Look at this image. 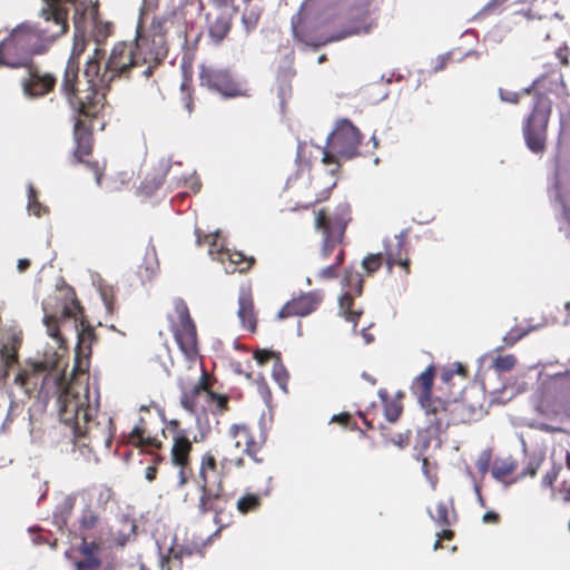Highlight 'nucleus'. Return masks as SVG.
Listing matches in <instances>:
<instances>
[{"label":"nucleus","instance_id":"f257e3e1","mask_svg":"<svg viewBox=\"0 0 570 570\" xmlns=\"http://www.w3.org/2000/svg\"><path fill=\"white\" fill-rule=\"evenodd\" d=\"M267 439L268 433L263 426L256 435L248 424L234 423L228 428L223 442L215 449V453L207 451L202 455L196 479L198 499L191 503L198 517L212 513L219 529L224 527L222 515L229 502L224 478L229 474L232 468L245 466L244 454L255 463H263L264 458L259 456V452Z\"/></svg>","mask_w":570,"mask_h":570},{"label":"nucleus","instance_id":"f03ea898","mask_svg":"<svg viewBox=\"0 0 570 570\" xmlns=\"http://www.w3.org/2000/svg\"><path fill=\"white\" fill-rule=\"evenodd\" d=\"M73 27V46L60 85V92L72 110L75 119L70 164L73 166L83 165L94 174L97 185L100 186L105 166H101L98 160L91 159L95 145L94 126L81 118L86 100L81 97L83 89L79 88V58L85 52L88 43V20L85 11L76 10Z\"/></svg>","mask_w":570,"mask_h":570},{"label":"nucleus","instance_id":"7ed1b4c3","mask_svg":"<svg viewBox=\"0 0 570 570\" xmlns=\"http://www.w3.org/2000/svg\"><path fill=\"white\" fill-rule=\"evenodd\" d=\"M59 419L71 428L75 441L90 449L112 444L115 428L107 414L98 416L99 399L91 400L88 383L72 381L57 399Z\"/></svg>","mask_w":570,"mask_h":570},{"label":"nucleus","instance_id":"20e7f679","mask_svg":"<svg viewBox=\"0 0 570 570\" xmlns=\"http://www.w3.org/2000/svg\"><path fill=\"white\" fill-rule=\"evenodd\" d=\"M136 52L131 41H118L112 46L102 68L101 62L106 52L101 48L94 50L83 72L87 87L81 95L86 100L82 119L91 124V120L96 119L106 106L110 83L117 78H129L134 68L142 66Z\"/></svg>","mask_w":570,"mask_h":570},{"label":"nucleus","instance_id":"39448f33","mask_svg":"<svg viewBox=\"0 0 570 570\" xmlns=\"http://www.w3.org/2000/svg\"><path fill=\"white\" fill-rule=\"evenodd\" d=\"M352 222V208L347 203L338 204L333 210L315 212L314 227L321 234V244L316 258L327 261L334 254V261L321 268L316 277L321 281L335 279L345 261L344 239L348 224Z\"/></svg>","mask_w":570,"mask_h":570},{"label":"nucleus","instance_id":"423d86ee","mask_svg":"<svg viewBox=\"0 0 570 570\" xmlns=\"http://www.w3.org/2000/svg\"><path fill=\"white\" fill-rule=\"evenodd\" d=\"M65 32L51 24L46 27L21 23L0 42V59L2 66L11 68L24 67L32 56L45 53L50 45Z\"/></svg>","mask_w":570,"mask_h":570},{"label":"nucleus","instance_id":"0eeeda50","mask_svg":"<svg viewBox=\"0 0 570 570\" xmlns=\"http://www.w3.org/2000/svg\"><path fill=\"white\" fill-rule=\"evenodd\" d=\"M145 14L139 18L136 37L131 41L137 50L142 66V76L149 78L168 53L166 35L173 26L174 18L170 16H155L148 27H145Z\"/></svg>","mask_w":570,"mask_h":570},{"label":"nucleus","instance_id":"6e6552de","mask_svg":"<svg viewBox=\"0 0 570 570\" xmlns=\"http://www.w3.org/2000/svg\"><path fill=\"white\" fill-rule=\"evenodd\" d=\"M60 357L57 352L45 353L40 360H29L24 367L17 374L14 383L31 395L35 391L48 396L57 392L58 397L73 381L66 384L65 375L59 367Z\"/></svg>","mask_w":570,"mask_h":570},{"label":"nucleus","instance_id":"1a4fd4ad","mask_svg":"<svg viewBox=\"0 0 570 570\" xmlns=\"http://www.w3.org/2000/svg\"><path fill=\"white\" fill-rule=\"evenodd\" d=\"M419 403L424 411L428 431L434 434L444 432L450 425H459L473 420V409L452 392L446 399L433 395Z\"/></svg>","mask_w":570,"mask_h":570},{"label":"nucleus","instance_id":"9d476101","mask_svg":"<svg viewBox=\"0 0 570 570\" xmlns=\"http://www.w3.org/2000/svg\"><path fill=\"white\" fill-rule=\"evenodd\" d=\"M361 140L360 130L350 120L337 121L335 129L327 138L328 150H323V164L338 166L337 156L346 159L357 156Z\"/></svg>","mask_w":570,"mask_h":570},{"label":"nucleus","instance_id":"9b49d317","mask_svg":"<svg viewBox=\"0 0 570 570\" xmlns=\"http://www.w3.org/2000/svg\"><path fill=\"white\" fill-rule=\"evenodd\" d=\"M551 107V100L546 95H537L533 108L524 120L522 128L524 140L528 148L533 153H542L546 149Z\"/></svg>","mask_w":570,"mask_h":570},{"label":"nucleus","instance_id":"f8f14e48","mask_svg":"<svg viewBox=\"0 0 570 570\" xmlns=\"http://www.w3.org/2000/svg\"><path fill=\"white\" fill-rule=\"evenodd\" d=\"M176 318L169 317L170 330L181 353L189 360L195 361L198 356L197 328L193 321L188 306L183 298L174 301Z\"/></svg>","mask_w":570,"mask_h":570},{"label":"nucleus","instance_id":"ddd939ff","mask_svg":"<svg viewBox=\"0 0 570 570\" xmlns=\"http://www.w3.org/2000/svg\"><path fill=\"white\" fill-rule=\"evenodd\" d=\"M199 83L210 90L217 91L224 97L233 98L245 95L242 85L236 81L227 69H219L209 66H200Z\"/></svg>","mask_w":570,"mask_h":570},{"label":"nucleus","instance_id":"4468645a","mask_svg":"<svg viewBox=\"0 0 570 570\" xmlns=\"http://www.w3.org/2000/svg\"><path fill=\"white\" fill-rule=\"evenodd\" d=\"M343 281L347 291L340 297V311L346 321L356 325L363 312L353 308L354 298L362 294L364 281L358 272L351 268L345 271Z\"/></svg>","mask_w":570,"mask_h":570},{"label":"nucleus","instance_id":"2eb2a0df","mask_svg":"<svg viewBox=\"0 0 570 570\" xmlns=\"http://www.w3.org/2000/svg\"><path fill=\"white\" fill-rule=\"evenodd\" d=\"M170 429L173 430V446H171V461L175 465L180 466V484L186 483V476L184 474V469L190 464V453L193 451V441H196L194 438L190 439V433L180 428L178 421L174 420L170 422Z\"/></svg>","mask_w":570,"mask_h":570},{"label":"nucleus","instance_id":"dca6fc26","mask_svg":"<svg viewBox=\"0 0 570 570\" xmlns=\"http://www.w3.org/2000/svg\"><path fill=\"white\" fill-rule=\"evenodd\" d=\"M43 323L47 327V333L49 336L55 338L59 346H62L63 338L60 333V325L69 320H73L75 323L82 317V307L77 299H72L71 302L65 301L61 304V308L58 313L49 314L47 313L46 307Z\"/></svg>","mask_w":570,"mask_h":570},{"label":"nucleus","instance_id":"f3484780","mask_svg":"<svg viewBox=\"0 0 570 570\" xmlns=\"http://www.w3.org/2000/svg\"><path fill=\"white\" fill-rule=\"evenodd\" d=\"M178 387L180 390V405L189 413H195L198 405L199 396L203 392L212 387V382L208 373L203 370L200 377L196 382H190L186 379H178Z\"/></svg>","mask_w":570,"mask_h":570},{"label":"nucleus","instance_id":"a211bd4d","mask_svg":"<svg viewBox=\"0 0 570 570\" xmlns=\"http://www.w3.org/2000/svg\"><path fill=\"white\" fill-rule=\"evenodd\" d=\"M324 294L322 291H311L294 297L287 302L278 312V318H287L292 316H306L315 312L323 302Z\"/></svg>","mask_w":570,"mask_h":570},{"label":"nucleus","instance_id":"6ab92c4d","mask_svg":"<svg viewBox=\"0 0 570 570\" xmlns=\"http://www.w3.org/2000/svg\"><path fill=\"white\" fill-rule=\"evenodd\" d=\"M57 79L52 73L40 72L37 68H30L28 77L21 81L23 94L30 98H39L53 91Z\"/></svg>","mask_w":570,"mask_h":570},{"label":"nucleus","instance_id":"aec40b11","mask_svg":"<svg viewBox=\"0 0 570 570\" xmlns=\"http://www.w3.org/2000/svg\"><path fill=\"white\" fill-rule=\"evenodd\" d=\"M395 245H389L385 249V263L389 273L392 272L394 266H399L403 271L404 283L411 274V259L406 248V236L401 234L395 237Z\"/></svg>","mask_w":570,"mask_h":570},{"label":"nucleus","instance_id":"412c9836","mask_svg":"<svg viewBox=\"0 0 570 570\" xmlns=\"http://www.w3.org/2000/svg\"><path fill=\"white\" fill-rule=\"evenodd\" d=\"M218 259L224 265L226 273H247L256 263L254 256H247L238 250L225 249L218 253Z\"/></svg>","mask_w":570,"mask_h":570},{"label":"nucleus","instance_id":"4be33fe9","mask_svg":"<svg viewBox=\"0 0 570 570\" xmlns=\"http://www.w3.org/2000/svg\"><path fill=\"white\" fill-rule=\"evenodd\" d=\"M80 325L81 330L78 333L75 371L86 372L88 365L87 357L90 354V345L95 338V331L90 325H85L82 320L80 321Z\"/></svg>","mask_w":570,"mask_h":570},{"label":"nucleus","instance_id":"5701e85b","mask_svg":"<svg viewBox=\"0 0 570 570\" xmlns=\"http://www.w3.org/2000/svg\"><path fill=\"white\" fill-rule=\"evenodd\" d=\"M78 551L83 559L76 561V570H98L101 567L99 558L100 547L97 542H89L86 538H82Z\"/></svg>","mask_w":570,"mask_h":570},{"label":"nucleus","instance_id":"b1692460","mask_svg":"<svg viewBox=\"0 0 570 570\" xmlns=\"http://www.w3.org/2000/svg\"><path fill=\"white\" fill-rule=\"evenodd\" d=\"M127 442L137 448L160 449L161 441L157 436L151 435L147 428L146 421L140 417L139 422L134 426L128 434Z\"/></svg>","mask_w":570,"mask_h":570},{"label":"nucleus","instance_id":"393cba45","mask_svg":"<svg viewBox=\"0 0 570 570\" xmlns=\"http://www.w3.org/2000/svg\"><path fill=\"white\" fill-rule=\"evenodd\" d=\"M291 22L292 32L295 40L308 46H317V36L306 17L298 12L292 17Z\"/></svg>","mask_w":570,"mask_h":570},{"label":"nucleus","instance_id":"a878e982","mask_svg":"<svg viewBox=\"0 0 570 570\" xmlns=\"http://www.w3.org/2000/svg\"><path fill=\"white\" fill-rule=\"evenodd\" d=\"M237 315L243 326L255 332L257 326L256 312L254 306L253 295L249 291H242L238 297V311Z\"/></svg>","mask_w":570,"mask_h":570},{"label":"nucleus","instance_id":"bb28decb","mask_svg":"<svg viewBox=\"0 0 570 570\" xmlns=\"http://www.w3.org/2000/svg\"><path fill=\"white\" fill-rule=\"evenodd\" d=\"M435 377V366L429 365L412 383V392L416 395L417 401L421 402L430 396H433L432 389Z\"/></svg>","mask_w":570,"mask_h":570},{"label":"nucleus","instance_id":"cd10ccee","mask_svg":"<svg viewBox=\"0 0 570 570\" xmlns=\"http://www.w3.org/2000/svg\"><path fill=\"white\" fill-rule=\"evenodd\" d=\"M61 1L62 0H43L47 7L41 10V16L46 24H51L56 28L63 26L65 32H67V11L59 6Z\"/></svg>","mask_w":570,"mask_h":570},{"label":"nucleus","instance_id":"c85d7f7f","mask_svg":"<svg viewBox=\"0 0 570 570\" xmlns=\"http://www.w3.org/2000/svg\"><path fill=\"white\" fill-rule=\"evenodd\" d=\"M429 513L432 520L442 528H450L458 521V513L452 498L446 502L440 501L436 504L435 514H432L431 511Z\"/></svg>","mask_w":570,"mask_h":570},{"label":"nucleus","instance_id":"c756f323","mask_svg":"<svg viewBox=\"0 0 570 570\" xmlns=\"http://www.w3.org/2000/svg\"><path fill=\"white\" fill-rule=\"evenodd\" d=\"M232 29V18L226 14L218 16L209 26V38L215 46H219Z\"/></svg>","mask_w":570,"mask_h":570},{"label":"nucleus","instance_id":"7c9ffc66","mask_svg":"<svg viewBox=\"0 0 570 570\" xmlns=\"http://www.w3.org/2000/svg\"><path fill=\"white\" fill-rule=\"evenodd\" d=\"M379 396L383 403L384 416L389 422H396L402 414L403 405L400 397H390L386 390H380Z\"/></svg>","mask_w":570,"mask_h":570},{"label":"nucleus","instance_id":"2f4dec72","mask_svg":"<svg viewBox=\"0 0 570 570\" xmlns=\"http://www.w3.org/2000/svg\"><path fill=\"white\" fill-rule=\"evenodd\" d=\"M20 347V342L12 337L9 342L4 343L0 350V358L3 366L2 377L6 379L8 376V370L18 363V350Z\"/></svg>","mask_w":570,"mask_h":570},{"label":"nucleus","instance_id":"473e14b6","mask_svg":"<svg viewBox=\"0 0 570 570\" xmlns=\"http://www.w3.org/2000/svg\"><path fill=\"white\" fill-rule=\"evenodd\" d=\"M518 468V463L512 458L495 459L492 463L491 474L494 479L503 481L512 474Z\"/></svg>","mask_w":570,"mask_h":570},{"label":"nucleus","instance_id":"72a5a7b5","mask_svg":"<svg viewBox=\"0 0 570 570\" xmlns=\"http://www.w3.org/2000/svg\"><path fill=\"white\" fill-rule=\"evenodd\" d=\"M261 16V8L250 6V3H245V8L242 14V22L247 33L257 27Z\"/></svg>","mask_w":570,"mask_h":570},{"label":"nucleus","instance_id":"f704fd0d","mask_svg":"<svg viewBox=\"0 0 570 570\" xmlns=\"http://www.w3.org/2000/svg\"><path fill=\"white\" fill-rule=\"evenodd\" d=\"M262 505V500L258 494L245 493L242 495L236 503V508L239 513L247 514L258 510Z\"/></svg>","mask_w":570,"mask_h":570},{"label":"nucleus","instance_id":"c9c22d12","mask_svg":"<svg viewBox=\"0 0 570 570\" xmlns=\"http://www.w3.org/2000/svg\"><path fill=\"white\" fill-rule=\"evenodd\" d=\"M27 207H28L29 214H31L38 218L43 216L45 214L49 213L48 208L39 202L38 191L31 184L28 186V206Z\"/></svg>","mask_w":570,"mask_h":570},{"label":"nucleus","instance_id":"e433bc0d","mask_svg":"<svg viewBox=\"0 0 570 570\" xmlns=\"http://www.w3.org/2000/svg\"><path fill=\"white\" fill-rule=\"evenodd\" d=\"M453 366H454L453 368H443L442 370V372H441V382L444 385V387L440 386V390L444 389V390L451 392L450 390H451V386H452V379H453L454 374H459L463 379H466L468 371H466V367L463 364L455 363Z\"/></svg>","mask_w":570,"mask_h":570},{"label":"nucleus","instance_id":"4c0bfd02","mask_svg":"<svg viewBox=\"0 0 570 570\" xmlns=\"http://www.w3.org/2000/svg\"><path fill=\"white\" fill-rule=\"evenodd\" d=\"M384 259L385 254H368L363 258L362 266L365 269L366 274L370 276L381 268Z\"/></svg>","mask_w":570,"mask_h":570},{"label":"nucleus","instance_id":"58836bf2","mask_svg":"<svg viewBox=\"0 0 570 570\" xmlns=\"http://www.w3.org/2000/svg\"><path fill=\"white\" fill-rule=\"evenodd\" d=\"M94 37L97 43L105 41L112 32V24L110 22L99 21L96 17L92 21Z\"/></svg>","mask_w":570,"mask_h":570},{"label":"nucleus","instance_id":"ea45409f","mask_svg":"<svg viewBox=\"0 0 570 570\" xmlns=\"http://www.w3.org/2000/svg\"><path fill=\"white\" fill-rule=\"evenodd\" d=\"M98 521L99 517L97 515V513L94 512L90 507H87L81 512L79 524L80 528L83 530H91L97 527Z\"/></svg>","mask_w":570,"mask_h":570},{"label":"nucleus","instance_id":"a19ab883","mask_svg":"<svg viewBox=\"0 0 570 570\" xmlns=\"http://www.w3.org/2000/svg\"><path fill=\"white\" fill-rule=\"evenodd\" d=\"M517 364V358L512 354L499 355L493 361V367L498 372H509Z\"/></svg>","mask_w":570,"mask_h":570},{"label":"nucleus","instance_id":"79ce46f5","mask_svg":"<svg viewBox=\"0 0 570 570\" xmlns=\"http://www.w3.org/2000/svg\"><path fill=\"white\" fill-rule=\"evenodd\" d=\"M207 396L212 403L215 404L217 412L223 413L228 411L229 397L225 394H218L210 390L207 391Z\"/></svg>","mask_w":570,"mask_h":570},{"label":"nucleus","instance_id":"37998d69","mask_svg":"<svg viewBox=\"0 0 570 570\" xmlns=\"http://www.w3.org/2000/svg\"><path fill=\"white\" fill-rule=\"evenodd\" d=\"M304 198H305V200L302 202L301 204H298L296 208L307 210L311 207H313L314 205H316L325 199V197L321 196L318 193L309 191V190L304 195Z\"/></svg>","mask_w":570,"mask_h":570},{"label":"nucleus","instance_id":"c03bdc74","mask_svg":"<svg viewBox=\"0 0 570 570\" xmlns=\"http://www.w3.org/2000/svg\"><path fill=\"white\" fill-rule=\"evenodd\" d=\"M540 464H541V461L540 460H537V459H530L529 462L527 463L525 468L522 470V472L517 476L515 480L518 479H523L525 476H530V478H533L539 468H540Z\"/></svg>","mask_w":570,"mask_h":570},{"label":"nucleus","instance_id":"a18cd8bd","mask_svg":"<svg viewBox=\"0 0 570 570\" xmlns=\"http://www.w3.org/2000/svg\"><path fill=\"white\" fill-rule=\"evenodd\" d=\"M183 564L181 558L175 554L171 558H167L161 563V570H180Z\"/></svg>","mask_w":570,"mask_h":570},{"label":"nucleus","instance_id":"49530a36","mask_svg":"<svg viewBox=\"0 0 570 570\" xmlns=\"http://www.w3.org/2000/svg\"><path fill=\"white\" fill-rule=\"evenodd\" d=\"M558 491L562 501L570 504V475L563 478Z\"/></svg>","mask_w":570,"mask_h":570},{"label":"nucleus","instance_id":"de8ad7c7","mask_svg":"<svg viewBox=\"0 0 570 570\" xmlns=\"http://www.w3.org/2000/svg\"><path fill=\"white\" fill-rule=\"evenodd\" d=\"M499 96L501 100L510 104H518L521 94L508 89L500 88L499 89Z\"/></svg>","mask_w":570,"mask_h":570},{"label":"nucleus","instance_id":"09e8293b","mask_svg":"<svg viewBox=\"0 0 570 570\" xmlns=\"http://www.w3.org/2000/svg\"><path fill=\"white\" fill-rule=\"evenodd\" d=\"M276 354L268 350H257L254 353V358L259 365L266 364L271 358L275 357Z\"/></svg>","mask_w":570,"mask_h":570},{"label":"nucleus","instance_id":"8fccbe9b","mask_svg":"<svg viewBox=\"0 0 570 570\" xmlns=\"http://www.w3.org/2000/svg\"><path fill=\"white\" fill-rule=\"evenodd\" d=\"M560 468L553 466L550 471H548L542 478V484L544 487L551 488L556 482Z\"/></svg>","mask_w":570,"mask_h":570},{"label":"nucleus","instance_id":"3c124183","mask_svg":"<svg viewBox=\"0 0 570 570\" xmlns=\"http://www.w3.org/2000/svg\"><path fill=\"white\" fill-rule=\"evenodd\" d=\"M500 520V514L494 511H488L482 517V521L487 524H498Z\"/></svg>","mask_w":570,"mask_h":570},{"label":"nucleus","instance_id":"603ef678","mask_svg":"<svg viewBox=\"0 0 570 570\" xmlns=\"http://www.w3.org/2000/svg\"><path fill=\"white\" fill-rule=\"evenodd\" d=\"M352 421V415L350 413H341L337 415H334L332 417V422H337L344 426H348Z\"/></svg>","mask_w":570,"mask_h":570},{"label":"nucleus","instance_id":"864d4df0","mask_svg":"<svg viewBox=\"0 0 570 570\" xmlns=\"http://www.w3.org/2000/svg\"><path fill=\"white\" fill-rule=\"evenodd\" d=\"M436 537H439L440 540H452L454 538V531L450 528H443L441 532L436 533Z\"/></svg>","mask_w":570,"mask_h":570},{"label":"nucleus","instance_id":"5fc2aeb1","mask_svg":"<svg viewBox=\"0 0 570 570\" xmlns=\"http://www.w3.org/2000/svg\"><path fill=\"white\" fill-rule=\"evenodd\" d=\"M184 104H185V108H186L187 112L191 114L194 110V104H193L191 95L189 92H187L186 96L184 97Z\"/></svg>","mask_w":570,"mask_h":570},{"label":"nucleus","instance_id":"6e6d98bb","mask_svg":"<svg viewBox=\"0 0 570 570\" xmlns=\"http://www.w3.org/2000/svg\"><path fill=\"white\" fill-rule=\"evenodd\" d=\"M156 474H157V468L154 466V465H150L146 469V473H145V476L146 479L151 482L156 479Z\"/></svg>","mask_w":570,"mask_h":570},{"label":"nucleus","instance_id":"4d7b16f0","mask_svg":"<svg viewBox=\"0 0 570 570\" xmlns=\"http://www.w3.org/2000/svg\"><path fill=\"white\" fill-rule=\"evenodd\" d=\"M30 264H31V263H30V261H29V259H27V258H21V259H19V261H18V265H17L18 271H19L20 273L26 272V271L30 267Z\"/></svg>","mask_w":570,"mask_h":570},{"label":"nucleus","instance_id":"13d9d810","mask_svg":"<svg viewBox=\"0 0 570 570\" xmlns=\"http://www.w3.org/2000/svg\"><path fill=\"white\" fill-rule=\"evenodd\" d=\"M525 332H522L515 336H512L511 334L507 335L504 337V342L509 345H513L517 341H519L521 337H523Z\"/></svg>","mask_w":570,"mask_h":570},{"label":"nucleus","instance_id":"bf43d9fd","mask_svg":"<svg viewBox=\"0 0 570 570\" xmlns=\"http://www.w3.org/2000/svg\"><path fill=\"white\" fill-rule=\"evenodd\" d=\"M394 444H396L400 448H404L409 444V436L399 435L397 440H392Z\"/></svg>","mask_w":570,"mask_h":570},{"label":"nucleus","instance_id":"052dcab7","mask_svg":"<svg viewBox=\"0 0 570 570\" xmlns=\"http://www.w3.org/2000/svg\"><path fill=\"white\" fill-rule=\"evenodd\" d=\"M73 504H75V500L73 499L66 500V502L63 504V509H65L67 515L71 514V511L73 509Z\"/></svg>","mask_w":570,"mask_h":570},{"label":"nucleus","instance_id":"680f3d73","mask_svg":"<svg viewBox=\"0 0 570 570\" xmlns=\"http://www.w3.org/2000/svg\"><path fill=\"white\" fill-rule=\"evenodd\" d=\"M488 468H489V460L485 459V460H480L478 462V469L480 472L484 473L488 471Z\"/></svg>","mask_w":570,"mask_h":570},{"label":"nucleus","instance_id":"e2e57ef3","mask_svg":"<svg viewBox=\"0 0 570 570\" xmlns=\"http://www.w3.org/2000/svg\"><path fill=\"white\" fill-rule=\"evenodd\" d=\"M362 377L365 381H367L371 385H375L377 383V380L373 375H371V374H368L366 372L362 373Z\"/></svg>","mask_w":570,"mask_h":570},{"label":"nucleus","instance_id":"0e129e2a","mask_svg":"<svg viewBox=\"0 0 570 570\" xmlns=\"http://www.w3.org/2000/svg\"><path fill=\"white\" fill-rule=\"evenodd\" d=\"M360 416L362 417L363 423L366 425L367 429H370V430L375 429L373 422L367 419L365 413H360Z\"/></svg>","mask_w":570,"mask_h":570},{"label":"nucleus","instance_id":"69168bd1","mask_svg":"<svg viewBox=\"0 0 570 570\" xmlns=\"http://www.w3.org/2000/svg\"><path fill=\"white\" fill-rule=\"evenodd\" d=\"M441 548H442V540H440L439 537H436V541L434 542L433 549L439 550Z\"/></svg>","mask_w":570,"mask_h":570},{"label":"nucleus","instance_id":"338daca9","mask_svg":"<svg viewBox=\"0 0 570 570\" xmlns=\"http://www.w3.org/2000/svg\"><path fill=\"white\" fill-rule=\"evenodd\" d=\"M325 60H326L325 55H323V56H321V57L318 58V62H323V61H325Z\"/></svg>","mask_w":570,"mask_h":570},{"label":"nucleus","instance_id":"774afa93","mask_svg":"<svg viewBox=\"0 0 570 570\" xmlns=\"http://www.w3.org/2000/svg\"><path fill=\"white\" fill-rule=\"evenodd\" d=\"M566 308L570 313V302L566 305Z\"/></svg>","mask_w":570,"mask_h":570}]
</instances>
